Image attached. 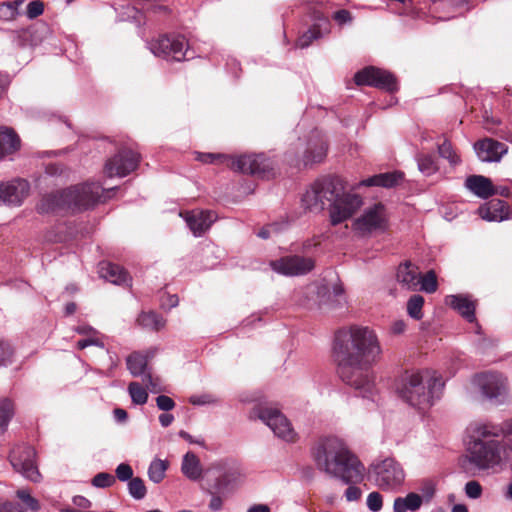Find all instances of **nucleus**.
<instances>
[{
  "mask_svg": "<svg viewBox=\"0 0 512 512\" xmlns=\"http://www.w3.org/2000/svg\"><path fill=\"white\" fill-rule=\"evenodd\" d=\"M159 423L162 427H169L173 421H174V416L168 412L166 413H162L159 415Z\"/></svg>",
  "mask_w": 512,
  "mask_h": 512,
  "instance_id": "64",
  "label": "nucleus"
},
{
  "mask_svg": "<svg viewBox=\"0 0 512 512\" xmlns=\"http://www.w3.org/2000/svg\"><path fill=\"white\" fill-rule=\"evenodd\" d=\"M127 369L134 376H140L146 374L147 358L137 352L132 353L126 359Z\"/></svg>",
  "mask_w": 512,
  "mask_h": 512,
  "instance_id": "38",
  "label": "nucleus"
},
{
  "mask_svg": "<svg viewBox=\"0 0 512 512\" xmlns=\"http://www.w3.org/2000/svg\"><path fill=\"white\" fill-rule=\"evenodd\" d=\"M464 187L473 195L487 199L495 195L494 185L492 181L482 175H470L464 182Z\"/></svg>",
  "mask_w": 512,
  "mask_h": 512,
  "instance_id": "27",
  "label": "nucleus"
},
{
  "mask_svg": "<svg viewBox=\"0 0 512 512\" xmlns=\"http://www.w3.org/2000/svg\"><path fill=\"white\" fill-rule=\"evenodd\" d=\"M128 392L131 400L136 405H144L148 400L147 390L138 382H131L128 386Z\"/></svg>",
  "mask_w": 512,
  "mask_h": 512,
  "instance_id": "45",
  "label": "nucleus"
},
{
  "mask_svg": "<svg viewBox=\"0 0 512 512\" xmlns=\"http://www.w3.org/2000/svg\"><path fill=\"white\" fill-rule=\"evenodd\" d=\"M357 85H368L388 92L397 90L395 77L388 71L373 66L366 67L357 72L354 77Z\"/></svg>",
  "mask_w": 512,
  "mask_h": 512,
  "instance_id": "18",
  "label": "nucleus"
},
{
  "mask_svg": "<svg viewBox=\"0 0 512 512\" xmlns=\"http://www.w3.org/2000/svg\"><path fill=\"white\" fill-rule=\"evenodd\" d=\"M271 269L283 276L298 277L310 273L315 267L312 257L287 255L270 262Z\"/></svg>",
  "mask_w": 512,
  "mask_h": 512,
  "instance_id": "16",
  "label": "nucleus"
},
{
  "mask_svg": "<svg viewBox=\"0 0 512 512\" xmlns=\"http://www.w3.org/2000/svg\"><path fill=\"white\" fill-rule=\"evenodd\" d=\"M115 475L119 481L126 482L133 478V469L129 464L121 463L116 467Z\"/></svg>",
  "mask_w": 512,
  "mask_h": 512,
  "instance_id": "52",
  "label": "nucleus"
},
{
  "mask_svg": "<svg viewBox=\"0 0 512 512\" xmlns=\"http://www.w3.org/2000/svg\"><path fill=\"white\" fill-rule=\"evenodd\" d=\"M403 179V174L401 172H386L380 173L367 179L362 180L358 186H379L385 188H391L396 186Z\"/></svg>",
  "mask_w": 512,
  "mask_h": 512,
  "instance_id": "30",
  "label": "nucleus"
},
{
  "mask_svg": "<svg viewBox=\"0 0 512 512\" xmlns=\"http://www.w3.org/2000/svg\"><path fill=\"white\" fill-rule=\"evenodd\" d=\"M0 512H26V509L19 503L6 501L0 503Z\"/></svg>",
  "mask_w": 512,
  "mask_h": 512,
  "instance_id": "58",
  "label": "nucleus"
},
{
  "mask_svg": "<svg viewBox=\"0 0 512 512\" xmlns=\"http://www.w3.org/2000/svg\"><path fill=\"white\" fill-rule=\"evenodd\" d=\"M512 450V419L503 427L478 422L469 427L467 452L469 461L480 469L494 468L510 456Z\"/></svg>",
  "mask_w": 512,
  "mask_h": 512,
  "instance_id": "3",
  "label": "nucleus"
},
{
  "mask_svg": "<svg viewBox=\"0 0 512 512\" xmlns=\"http://www.w3.org/2000/svg\"><path fill=\"white\" fill-rule=\"evenodd\" d=\"M468 0H433V11L441 13L438 18L447 20L468 11Z\"/></svg>",
  "mask_w": 512,
  "mask_h": 512,
  "instance_id": "25",
  "label": "nucleus"
},
{
  "mask_svg": "<svg viewBox=\"0 0 512 512\" xmlns=\"http://www.w3.org/2000/svg\"><path fill=\"white\" fill-rule=\"evenodd\" d=\"M99 275L105 280L117 285L125 284L129 281L128 274L122 267L109 262L100 263Z\"/></svg>",
  "mask_w": 512,
  "mask_h": 512,
  "instance_id": "31",
  "label": "nucleus"
},
{
  "mask_svg": "<svg viewBox=\"0 0 512 512\" xmlns=\"http://www.w3.org/2000/svg\"><path fill=\"white\" fill-rule=\"evenodd\" d=\"M474 150L482 162H499L508 151L506 144L492 138H485L474 144Z\"/></svg>",
  "mask_w": 512,
  "mask_h": 512,
  "instance_id": "23",
  "label": "nucleus"
},
{
  "mask_svg": "<svg viewBox=\"0 0 512 512\" xmlns=\"http://www.w3.org/2000/svg\"><path fill=\"white\" fill-rule=\"evenodd\" d=\"M195 237L202 236L215 222L216 214L209 210H192L180 213Z\"/></svg>",
  "mask_w": 512,
  "mask_h": 512,
  "instance_id": "22",
  "label": "nucleus"
},
{
  "mask_svg": "<svg viewBox=\"0 0 512 512\" xmlns=\"http://www.w3.org/2000/svg\"><path fill=\"white\" fill-rule=\"evenodd\" d=\"M30 185L25 179H14L0 184V203L19 206L28 196Z\"/></svg>",
  "mask_w": 512,
  "mask_h": 512,
  "instance_id": "21",
  "label": "nucleus"
},
{
  "mask_svg": "<svg viewBox=\"0 0 512 512\" xmlns=\"http://www.w3.org/2000/svg\"><path fill=\"white\" fill-rule=\"evenodd\" d=\"M178 435L179 437H181L182 439L186 440L191 444H197L201 447H205V440L201 437L195 438L194 436H192L191 434L184 430H180Z\"/></svg>",
  "mask_w": 512,
  "mask_h": 512,
  "instance_id": "61",
  "label": "nucleus"
},
{
  "mask_svg": "<svg viewBox=\"0 0 512 512\" xmlns=\"http://www.w3.org/2000/svg\"><path fill=\"white\" fill-rule=\"evenodd\" d=\"M478 215L489 222H501L509 218L508 206L504 201L492 200L480 206L477 210Z\"/></svg>",
  "mask_w": 512,
  "mask_h": 512,
  "instance_id": "28",
  "label": "nucleus"
},
{
  "mask_svg": "<svg viewBox=\"0 0 512 512\" xmlns=\"http://www.w3.org/2000/svg\"><path fill=\"white\" fill-rule=\"evenodd\" d=\"M16 497L23 503V507L26 509V512H38L40 510L39 501L31 496V493L28 489H18L16 491Z\"/></svg>",
  "mask_w": 512,
  "mask_h": 512,
  "instance_id": "44",
  "label": "nucleus"
},
{
  "mask_svg": "<svg viewBox=\"0 0 512 512\" xmlns=\"http://www.w3.org/2000/svg\"><path fill=\"white\" fill-rule=\"evenodd\" d=\"M419 268L411 262L399 265L397 269V281L407 290L417 291L419 287Z\"/></svg>",
  "mask_w": 512,
  "mask_h": 512,
  "instance_id": "29",
  "label": "nucleus"
},
{
  "mask_svg": "<svg viewBox=\"0 0 512 512\" xmlns=\"http://www.w3.org/2000/svg\"><path fill=\"white\" fill-rule=\"evenodd\" d=\"M36 452L26 444L16 445L10 452L9 461L15 471L32 482H39L41 474L35 463Z\"/></svg>",
  "mask_w": 512,
  "mask_h": 512,
  "instance_id": "14",
  "label": "nucleus"
},
{
  "mask_svg": "<svg viewBox=\"0 0 512 512\" xmlns=\"http://www.w3.org/2000/svg\"><path fill=\"white\" fill-rule=\"evenodd\" d=\"M150 51L157 57L182 61L192 58L188 56V44L185 37L177 36H161L149 43Z\"/></svg>",
  "mask_w": 512,
  "mask_h": 512,
  "instance_id": "13",
  "label": "nucleus"
},
{
  "mask_svg": "<svg viewBox=\"0 0 512 512\" xmlns=\"http://www.w3.org/2000/svg\"><path fill=\"white\" fill-rule=\"evenodd\" d=\"M388 226V215L383 204H374L364 210L363 214L353 223V229L364 235L383 232Z\"/></svg>",
  "mask_w": 512,
  "mask_h": 512,
  "instance_id": "15",
  "label": "nucleus"
},
{
  "mask_svg": "<svg viewBox=\"0 0 512 512\" xmlns=\"http://www.w3.org/2000/svg\"><path fill=\"white\" fill-rule=\"evenodd\" d=\"M361 205V197L346 192L337 177L317 179L301 196V206L306 211L320 213L328 206L330 222L334 226L352 217Z\"/></svg>",
  "mask_w": 512,
  "mask_h": 512,
  "instance_id": "2",
  "label": "nucleus"
},
{
  "mask_svg": "<svg viewBox=\"0 0 512 512\" xmlns=\"http://www.w3.org/2000/svg\"><path fill=\"white\" fill-rule=\"evenodd\" d=\"M75 332L86 336L85 339L79 340L77 342L78 349H85L88 346H98L103 348L104 344L98 337V331L89 325H79L75 329Z\"/></svg>",
  "mask_w": 512,
  "mask_h": 512,
  "instance_id": "36",
  "label": "nucleus"
},
{
  "mask_svg": "<svg viewBox=\"0 0 512 512\" xmlns=\"http://www.w3.org/2000/svg\"><path fill=\"white\" fill-rule=\"evenodd\" d=\"M10 84V77L6 73L0 72V98L4 95L6 92L8 86Z\"/></svg>",
  "mask_w": 512,
  "mask_h": 512,
  "instance_id": "63",
  "label": "nucleus"
},
{
  "mask_svg": "<svg viewBox=\"0 0 512 512\" xmlns=\"http://www.w3.org/2000/svg\"><path fill=\"white\" fill-rule=\"evenodd\" d=\"M215 401H216L215 398L210 394L193 395L189 398V402L192 405H198V406L212 404Z\"/></svg>",
  "mask_w": 512,
  "mask_h": 512,
  "instance_id": "56",
  "label": "nucleus"
},
{
  "mask_svg": "<svg viewBox=\"0 0 512 512\" xmlns=\"http://www.w3.org/2000/svg\"><path fill=\"white\" fill-rule=\"evenodd\" d=\"M181 472L191 481H197L202 477L203 469L199 458L193 452H187L182 459Z\"/></svg>",
  "mask_w": 512,
  "mask_h": 512,
  "instance_id": "33",
  "label": "nucleus"
},
{
  "mask_svg": "<svg viewBox=\"0 0 512 512\" xmlns=\"http://www.w3.org/2000/svg\"><path fill=\"white\" fill-rule=\"evenodd\" d=\"M419 171L425 176H431L438 170V164L433 155L420 154L416 158Z\"/></svg>",
  "mask_w": 512,
  "mask_h": 512,
  "instance_id": "41",
  "label": "nucleus"
},
{
  "mask_svg": "<svg viewBox=\"0 0 512 512\" xmlns=\"http://www.w3.org/2000/svg\"><path fill=\"white\" fill-rule=\"evenodd\" d=\"M196 158L203 163H214L216 160L227 161V165L234 171L263 178L269 177L274 168V162L263 153L245 154L238 157L214 153H197Z\"/></svg>",
  "mask_w": 512,
  "mask_h": 512,
  "instance_id": "7",
  "label": "nucleus"
},
{
  "mask_svg": "<svg viewBox=\"0 0 512 512\" xmlns=\"http://www.w3.org/2000/svg\"><path fill=\"white\" fill-rule=\"evenodd\" d=\"M169 463L166 460L155 458L148 467L149 480L155 484L160 483L166 475Z\"/></svg>",
  "mask_w": 512,
  "mask_h": 512,
  "instance_id": "39",
  "label": "nucleus"
},
{
  "mask_svg": "<svg viewBox=\"0 0 512 512\" xmlns=\"http://www.w3.org/2000/svg\"><path fill=\"white\" fill-rule=\"evenodd\" d=\"M208 494L211 496L208 505L209 509L213 512L222 510L224 498L229 496V494L220 493V491L212 487L208 490Z\"/></svg>",
  "mask_w": 512,
  "mask_h": 512,
  "instance_id": "48",
  "label": "nucleus"
},
{
  "mask_svg": "<svg viewBox=\"0 0 512 512\" xmlns=\"http://www.w3.org/2000/svg\"><path fill=\"white\" fill-rule=\"evenodd\" d=\"M333 18L340 25L350 23L352 21L351 13L345 9L336 11L333 15Z\"/></svg>",
  "mask_w": 512,
  "mask_h": 512,
  "instance_id": "60",
  "label": "nucleus"
},
{
  "mask_svg": "<svg viewBox=\"0 0 512 512\" xmlns=\"http://www.w3.org/2000/svg\"><path fill=\"white\" fill-rule=\"evenodd\" d=\"M205 473L213 477L212 488L220 493L233 494L246 480V473L241 464L232 458L213 461Z\"/></svg>",
  "mask_w": 512,
  "mask_h": 512,
  "instance_id": "8",
  "label": "nucleus"
},
{
  "mask_svg": "<svg viewBox=\"0 0 512 512\" xmlns=\"http://www.w3.org/2000/svg\"><path fill=\"white\" fill-rule=\"evenodd\" d=\"M251 417L260 419L274 435L285 442H295L297 433L287 417L278 409L269 406H257L251 412Z\"/></svg>",
  "mask_w": 512,
  "mask_h": 512,
  "instance_id": "12",
  "label": "nucleus"
},
{
  "mask_svg": "<svg viewBox=\"0 0 512 512\" xmlns=\"http://www.w3.org/2000/svg\"><path fill=\"white\" fill-rule=\"evenodd\" d=\"M327 33H329V23L326 19H321L298 38L296 46L302 49L306 48L314 40L320 39Z\"/></svg>",
  "mask_w": 512,
  "mask_h": 512,
  "instance_id": "32",
  "label": "nucleus"
},
{
  "mask_svg": "<svg viewBox=\"0 0 512 512\" xmlns=\"http://www.w3.org/2000/svg\"><path fill=\"white\" fill-rule=\"evenodd\" d=\"M445 304L456 310L468 322H474L475 303L468 295H448L445 298Z\"/></svg>",
  "mask_w": 512,
  "mask_h": 512,
  "instance_id": "26",
  "label": "nucleus"
},
{
  "mask_svg": "<svg viewBox=\"0 0 512 512\" xmlns=\"http://www.w3.org/2000/svg\"><path fill=\"white\" fill-rule=\"evenodd\" d=\"M383 506V498L379 492H371L367 497V507L373 511L378 512Z\"/></svg>",
  "mask_w": 512,
  "mask_h": 512,
  "instance_id": "53",
  "label": "nucleus"
},
{
  "mask_svg": "<svg viewBox=\"0 0 512 512\" xmlns=\"http://www.w3.org/2000/svg\"><path fill=\"white\" fill-rule=\"evenodd\" d=\"M327 154V143L318 130H313L303 148L302 154L297 156L296 164L302 163L304 166L321 162Z\"/></svg>",
  "mask_w": 512,
  "mask_h": 512,
  "instance_id": "20",
  "label": "nucleus"
},
{
  "mask_svg": "<svg viewBox=\"0 0 512 512\" xmlns=\"http://www.w3.org/2000/svg\"><path fill=\"white\" fill-rule=\"evenodd\" d=\"M465 493L471 499H478L482 495V487L479 482L472 480L466 483Z\"/></svg>",
  "mask_w": 512,
  "mask_h": 512,
  "instance_id": "54",
  "label": "nucleus"
},
{
  "mask_svg": "<svg viewBox=\"0 0 512 512\" xmlns=\"http://www.w3.org/2000/svg\"><path fill=\"white\" fill-rule=\"evenodd\" d=\"M143 383L151 393H161L164 391V386L159 377H154L150 373L144 374Z\"/></svg>",
  "mask_w": 512,
  "mask_h": 512,
  "instance_id": "49",
  "label": "nucleus"
},
{
  "mask_svg": "<svg viewBox=\"0 0 512 512\" xmlns=\"http://www.w3.org/2000/svg\"><path fill=\"white\" fill-rule=\"evenodd\" d=\"M44 12V2L41 0H33L27 4L25 15L28 19L33 20Z\"/></svg>",
  "mask_w": 512,
  "mask_h": 512,
  "instance_id": "51",
  "label": "nucleus"
},
{
  "mask_svg": "<svg viewBox=\"0 0 512 512\" xmlns=\"http://www.w3.org/2000/svg\"><path fill=\"white\" fill-rule=\"evenodd\" d=\"M437 277L434 271L430 270L425 275L419 274L418 290L426 293H433L437 290Z\"/></svg>",
  "mask_w": 512,
  "mask_h": 512,
  "instance_id": "46",
  "label": "nucleus"
},
{
  "mask_svg": "<svg viewBox=\"0 0 512 512\" xmlns=\"http://www.w3.org/2000/svg\"><path fill=\"white\" fill-rule=\"evenodd\" d=\"M438 153L440 157L448 160L449 164L453 167L461 163L460 156L456 153L451 143L447 140L438 145Z\"/></svg>",
  "mask_w": 512,
  "mask_h": 512,
  "instance_id": "43",
  "label": "nucleus"
},
{
  "mask_svg": "<svg viewBox=\"0 0 512 512\" xmlns=\"http://www.w3.org/2000/svg\"><path fill=\"white\" fill-rule=\"evenodd\" d=\"M333 354L341 380L361 397L374 400L376 387L370 369L382 354L376 332L361 325L339 329L334 335Z\"/></svg>",
  "mask_w": 512,
  "mask_h": 512,
  "instance_id": "1",
  "label": "nucleus"
},
{
  "mask_svg": "<svg viewBox=\"0 0 512 512\" xmlns=\"http://www.w3.org/2000/svg\"><path fill=\"white\" fill-rule=\"evenodd\" d=\"M128 491L130 496L135 500H141L147 494V489L144 484V481L139 477H135L129 480Z\"/></svg>",
  "mask_w": 512,
  "mask_h": 512,
  "instance_id": "47",
  "label": "nucleus"
},
{
  "mask_svg": "<svg viewBox=\"0 0 512 512\" xmlns=\"http://www.w3.org/2000/svg\"><path fill=\"white\" fill-rule=\"evenodd\" d=\"M277 232V226L276 224H271L266 227H263L259 232L257 233L258 237L262 239H268L270 236Z\"/></svg>",
  "mask_w": 512,
  "mask_h": 512,
  "instance_id": "62",
  "label": "nucleus"
},
{
  "mask_svg": "<svg viewBox=\"0 0 512 512\" xmlns=\"http://www.w3.org/2000/svg\"><path fill=\"white\" fill-rule=\"evenodd\" d=\"M116 479L113 475L101 472L96 474L92 479V485L97 488L111 487L115 483Z\"/></svg>",
  "mask_w": 512,
  "mask_h": 512,
  "instance_id": "50",
  "label": "nucleus"
},
{
  "mask_svg": "<svg viewBox=\"0 0 512 512\" xmlns=\"http://www.w3.org/2000/svg\"><path fill=\"white\" fill-rule=\"evenodd\" d=\"M311 456L318 470L345 484H357L363 480V464L337 436L319 438L311 448Z\"/></svg>",
  "mask_w": 512,
  "mask_h": 512,
  "instance_id": "4",
  "label": "nucleus"
},
{
  "mask_svg": "<svg viewBox=\"0 0 512 512\" xmlns=\"http://www.w3.org/2000/svg\"><path fill=\"white\" fill-rule=\"evenodd\" d=\"M368 477L382 491L396 492L403 486L406 473L395 458L386 457L370 464Z\"/></svg>",
  "mask_w": 512,
  "mask_h": 512,
  "instance_id": "9",
  "label": "nucleus"
},
{
  "mask_svg": "<svg viewBox=\"0 0 512 512\" xmlns=\"http://www.w3.org/2000/svg\"><path fill=\"white\" fill-rule=\"evenodd\" d=\"M156 405H157L158 409H160L164 412H169V411L173 410L176 406L174 400L171 397L166 396V395H159L156 398Z\"/></svg>",
  "mask_w": 512,
  "mask_h": 512,
  "instance_id": "55",
  "label": "nucleus"
},
{
  "mask_svg": "<svg viewBox=\"0 0 512 512\" xmlns=\"http://www.w3.org/2000/svg\"><path fill=\"white\" fill-rule=\"evenodd\" d=\"M21 140L10 127L0 126V161L12 160V156L20 149Z\"/></svg>",
  "mask_w": 512,
  "mask_h": 512,
  "instance_id": "24",
  "label": "nucleus"
},
{
  "mask_svg": "<svg viewBox=\"0 0 512 512\" xmlns=\"http://www.w3.org/2000/svg\"><path fill=\"white\" fill-rule=\"evenodd\" d=\"M472 386L489 403L500 406L510 402L507 378L498 372H482L471 379Z\"/></svg>",
  "mask_w": 512,
  "mask_h": 512,
  "instance_id": "10",
  "label": "nucleus"
},
{
  "mask_svg": "<svg viewBox=\"0 0 512 512\" xmlns=\"http://www.w3.org/2000/svg\"><path fill=\"white\" fill-rule=\"evenodd\" d=\"M137 324L152 331H159L166 325L165 318L155 311H142L137 317Z\"/></svg>",
  "mask_w": 512,
  "mask_h": 512,
  "instance_id": "35",
  "label": "nucleus"
},
{
  "mask_svg": "<svg viewBox=\"0 0 512 512\" xmlns=\"http://www.w3.org/2000/svg\"><path fill=\"white\" fill-rule=\"evenodd\" d=\"M24 0L6 1L0 4V19L3 21H13L20 14L19 8Z\"/></svg>",
  "mask_w": 512,
  "mask_h": 512,
  "instance_id": "40",
  "label": "nucleus"
},
{
  "mask_svg": "<svg viewBox=\"0 0 512 512\" xmlns=\"http://www.w3.org/2000/svg\"><path fill=\"white\" fill-rule=\"evenodd\" d=\"M15 414V404L9 398L0 400V435L4 434Z\"/></svg>",
  "mask_w": 512,
  "mask_h": 512,
  "instance_id": "37",
  "label": "nucleus"
},
{
  "mask_svg": "<svg viewBox=\"0 0 512 512\" xmlns=\"http://www.w3.org/2000/svg\"><path fill=\"white\" fill-rule=\"evenodd\" d=\"M139 160L138 153L122 149L106 162L104 173L107 177L126 176L137 168Z\"/></svg>",
  "mask_w": 512,
  "mask_h": 512,
  "instance_id": "19",
  "label": "nucleus"
},
{
  "mask_svg": "<svg viewBox=\"0 0 512 512\" xmlns=\"http://www.w3.org/2000/svg\"><path fill=\"white\" fill-rule=\"evenodd\" d=\"M444 385L442 376L436 371H407L400 379L397 392L410 406L425 410L440 399Z\"/></svg>",
  "mask_w": 512,
  "mask_h": 512,
  "instance_id": "6",
  "label": "nucleus"
},
{
  "mask_svg": "<svg viewBox=\"0 0 512 512\" xmlns=\"http://www.w3.org/2000/svg\"><path fill=\"white\" fill-rule=\"evenodd\" d=\"M423 497L417 493L410 492L405 497H397L393 502L394 512H415L421 508Z\"/></svg>",
  "mask_w": 512,
  "mask_h": 512,
  "instance_id": "34",
  "label": "nucleus"
},
{
  "mask_svg": "<svg viewBox=\"0 0 512 512\" xmlns=\"http://www.w3.org/2000/svg\"><path fill=\"white\" fill-rule=\"evenodd\" d=\"M12 349L9 344L0 342V365H7L11 361Z\"/></svg>",
  "mask_w": 512,
  "mask_h": 512,
  "instance_id": "57",
  "label": "nucleus"
},
{
  "mask_svg": "<svg viewBox=\"0 0 512 512\" xmlns=\"http://www.w3.org/2000/svg\"><path fill=\"white\" fill-rule=\"evenodd\" d=\"M293 301L304 308H321L325 305H333L331 291L327 285H308L294 290Z\"/></svg>",
  "mask_w": 512,
  "mask_h": 512,
  "instance_id": "17",
  "label": "nucleus"
},
{
  "mask_svg": "<svg viewBox=\"0 0 512 512\" xmlns=\"http://www.w3.org/2000/svg\"><path fill=\"white\" fill-rule=\"evenodd\" d=\"M349 487L345 491V498L348 502L357 501L360 499L362 492L361 489L355 484H348Z\"/></svg>",
  "mask_w": 512,
  "mask_h": 512,
  "instance_id": "59",
  "label": "nucleus"
},
{
  "mask_svg": "<svg viewBox=\"0 0 512 512\" xmlns=\"http://www.w3.org/2000/svg\"><path fill=\"white\" fill-rule=\"evenodd\" d=\"M115 187L104 190L98 182H86L67 189L45 194L37 205L41 214L59 212H82L110 197Z\"/></svg>",
  "mask_w": 512,
  "mask_h": 512,
  "instance_id": "5",
  "label": "nucleus"
},
{
  "mask_svg": "<svg viewBox=\"0 0 512 512\" xmlns=\"http://www.w3.org/2000/svg\"><path fill=\"white\" fill-rule=\"evenodd\" d=\"M251 417L260 419L274 435L285 442H295L297 433L287 417L278 409L269 406H257L251 412Z\"/></svg>",
  "mask_w": 512,
  "mask_h": 512,
  "instance_id": "11",
  "label": "nucleus"
},
{
  "mask_svg": "<svg viewBox=\"0 0 512 512\" xmlns=\"http://www.w3.org/2000/svg\"><path fill=\"white\" fill-rule=\"evenodd\" d=\"M424 305V298L419 294L412 295L407 302V313L415 319L420 320L423 317L422 308Z\"/></svg>",
  "mask_w": 512,
  "mask_h": 512,
  "instance_id": "42",
  "label": "nucleus"
}]
</instances>
